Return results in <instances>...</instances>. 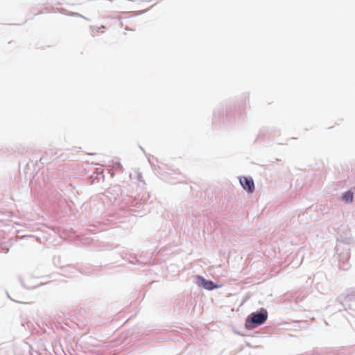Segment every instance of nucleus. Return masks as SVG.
<instances>
[{
    "instance_id": "nucleus-2",
    "label": "nucleus",
    "mask_w": 355,
    "mask_h": 355,
    "mask_svg": "<svg viewBox=\"0 0 355 355\" xmlns=\"http://www.w3.org/2000/svg\"><path fill=\"white\" fill-rule=\"evenodd\" d=\"M240 183L245 189L250 193L253 192L254 184L252 178L243 177L240 178Z\"/></svg>"
},
{
    "instance_id": "nucleus-4",
    "label": "nucleus",
    "mask_w": 355,
    "mask_h": 355,
    "mask_svg": "<svg viewBox=\"0 0 355 355\" xmlns=\"http://www.w3.org/2000/svg\"><path fill=\"white\" fill-rule=\"evenodd\" d=\"M342 198L345 202H352L353 200V193L351 191H347L343 195Z\"/></svg>"
},
{
    "instance_id": "nucleus-1",
    "label": "nucleus",
    "mask_w": 355,
    "mask_h": 355,
    "mask_svg": "<svg viewBox=\"0 0 355 355\" xmlns=\"http://www.w3.org/2000/svg\"><path fill=\"white\" fill-rule=\"evenodd\" d=\"M250 321L256 325L263 324L268 318V313L266 310H262L260 313H252Z\"/></svg>"
},
{
    "instance_id": "nucleus-3",
    "label": "nucleus",
    "mask_w": 355,
    "mask_h": 355,
    "mask_svg": "<svg viewBox=\"0 0 355 355\" xmlns=\"http://www.w3.org/2000/svg\"><path fill=\"white\" fill-rule=\"evenodd\" d=\"M200 280L202 282V284L204 288L207 289V290H212V289H214V288L217 287V286L214 285V283L211 281H207V280H205L203 278H200Z\"/></svg>"
}]
</instances>
